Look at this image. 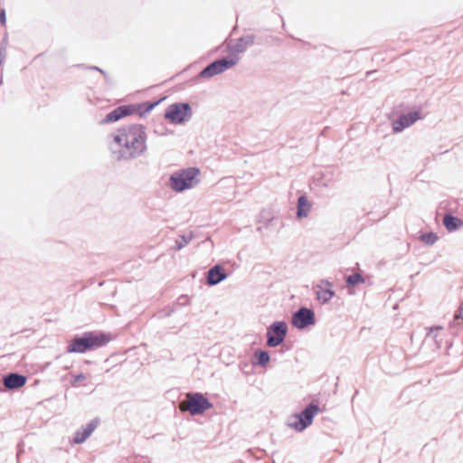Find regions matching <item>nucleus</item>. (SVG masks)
<instances>
[{"label":"nucleus","mask_w":463,"mask_h":463,"mask_svg":"<svg viewBox=\"0 0 463 463\" xmlns=\"http://www.w3.org/2000/svg\"><path fill=\"white\" fill-rule=\"evenodd\" d=\"M146 127L142 124H130L117 129L113 141L118 146L112 154L117 161L133 160L143 156L146 150Z\"/></svg>","instance_id":"obj_1"},{"label":"nucleus","mask_w":463,"mask_h":463,"mask_svg":"<svg viewBox=\"0 0 463 463\" xmlns=\"http://www.w3.org/2000/svg\"><path fill=\"white\" fill-rule=\"evenodd\" d=\"M111 339L112 337L109 333L103 331H86L72 336L68 343L66 352L68 354H85L107 345Z\"/></svg>","instance_id":"obj_2"},{"label":"nucleus","mask_w":463,"mask_h":463,"mask_svg":"<svg viewBox=\"0 0 463 463\" xmlns=\"http://www.w3.org/2000/svg\"><path fill=\"white\" fill-rule=\"evenodd\" d=\"M246 48L247 45L242 42H240V38L237 39L234 44L229 43L227 50L232 52V54L230 56L215 60L208 64L199 72L197 78H212L231 69L239 61V57L235 53L242 52L246 50Z\"/></svg>","instance_id":"obj_3"},{"label":"nucleus","mask_w":463,"mask_h":463,"mask_svg":"<svg viewBox=\"0 0 463 463\" xmlns=\"http://www.w3.org/2000/svg\"><path fill=\"white\" fill-rule=\"evenodd\" d=\"M199 175L200 170L195 166L179 169L170 175L168 186L175 193H182L193 188L200 182Z\"/></svg>","instance_id":"obj_4"},{"label":"nucleus","mask_w":463,"mask_h":463,"mask_svg":"<svg viewBox=\"0 0 463 463\" xmlns=\"http://www.w3.org/2000/svg\"><path fill=\"white\" fill-rule=\"evenodd\" d=\"M193 117V109L188 102H175L165 110L164 118L172 124L181 125Z\"/></svg>","instance_id":"obj_5"},{"label":"nucleus","mask_w":463,"mask_h":463,"mask_svg":"<svg viewBox=\"0 0 463 463\" xmlns=\"http://www.w3.org/2000/svg\"><path fill=\"white\" fill-rule=\"evenodd\" d=\"M320 408L317 404L311 403L301 413L292 415L289 419V427L301 431L312 424L313 418L318 414Z\"/></svg>","instance_id":"obj_6"},{"label":"nucleus","mask_w":463,"mask_h":463,"mask_svg":"<svg viewBox=\"0 0 463 463\" xmlns=\"http://www.w3.org/2000/svg\"><path fill=\"white\" fill-rule=\"evenodd\" d=\"M213 406V404L202 392L189 393L187 411L192 416L202 415Z\"/></svg>","instance_id":"obj_7"},{"label":"nucleus","mask_w":463,"mask_h":463,"mask_svg":"<svg viewBox=\"0 0 463 463\" xmlns=\"http://www.w3.org/2000/svg\"><path fill=\"white\" fill-rule=\"evenodd\" d=\"M287 324L284 322L274 323L267 332L268 345L269 346L279 345L285 338L287 334Z\"/></svg>","instance_id":"obj_8"},{"label":"nucleus","mask_w":463,"mask_h":463,"mask_svg":"<svg viewBox=\"0 0 463 463\" xmlns=\"http://www.w3.org/2000/svg\"><path fill=\"white\" fill-rule=\"evenodd\" d=\"M136 111L135 105H121L117 107L112 111L109 112L105 118L100 121L101 125L110 124L118 121L119 119L134 114Z\"/></svg>","instance_id":"obj_9"},{"label":"nucleus","mask_w":463,"mask_h":463,"mask_svg":"<svg viewBox=\"0 0 463 463\" xmlns=\"http://www.w3.org/2000/svg\"><path fill=\"white\" fill-rule=\"evenodd\" d=\"M260 366V347L254 350L250 361L243 363L241 365V372L246 375V381L250 385H255L256 381H251L253 376V370Z\"/></svg>","instance_id":"obj_10"},{"label":"nucleus","mask_w":463,"mask_h":463,"mask_svg":"<svg viewBox=\"0 0 463 463\" xmlns=\"http://www.w3.org/2000/svg\"><path fill=\"white\" fill-rule=\"evenodd\" d=\"M228 274L222 264H215L208 269L205 273L206 285L209 287L215 286L224 279H226Z\"/></svg>","instance_id":"obj_11"},{"label":"nucleus","mask_w":463,"mask_h":463,"mask_svg":"<svg viewBox=\"0 0 463 463\" xmlns=\"http://www.w3.org/2000/svg\"><path fill=\"white\" fill-rule=\"evenodd\" d=\"M293 325L298 328H304L315 323L314 312L302 307L292 317Z\"/></svg>","instance_id":"obj_12"},{"label":"nucleus","mask_w":463,"mask_h":463,"mask_svg":"<svg viewBox=\"0 0 463 463\" xmlns=\"http://www.w3.org/2000/svg\"><path fill=\"white\" fill-rule=\"evenodd\" d=\"M27 377L19 373H8L3 377V384L6 390H15L25 385Z\"/></svg>","instance_id":"obj_13"},{"label":"nucleus","mask_w":463,"mask_h":463,"mask_svg":"<svg viewBox=\"0 0 463 463\" xmlns=\"http://www.w3.org/2000/svg\"><path fill=\"white\" fill-rule=\"evenodd\" d=\"M99 423V419L95 418L88 422L85 426L81 427V430H79L75 432L73 437V442L75 444H81L86 441V439L92 434V432L96 430Z\"/></svg>","instance_id":"obj_14"},{"label":"nucleus","mask_w":463,"mask_h":463,"mask_svg":"<svg viewBox=\"0 0 463 463\" xmlns=\"http://www.w3.org/2000/svg\"><path fill=\"white\" fill-rule=\"evenodd\" d=\"M420 118V115L417 111L402 116L399 119L392 122L393 132L398 133L402 131L404 128L410 127Z\"/></svg>","instance_id":"obj_15"},{"label":"nucleus","mask_w":463,"mask_h":463,"mask_svg":"<svg viewBox=\"0 0 463 463\" xmlns=\"http://www.w3.org/2000/svg\"><path fill=\"white\" fill-rule=\"evenodd\" d=\"M331 288L332 284L330 282L322 280L316 288L317 299L324 303L329 301L335 295Z\"/></svg>","instance_id":"obj_16"},{"label":"nucleus","mask_w":463,"mask_h":463,"mask_svg":"<svg viewBox=\"0 0 463 463\" xmlns=\"http://www.w3.org/2000/svg\"><path fill=\"white\" fill-rule=\"evenodd\" d=\"M160 102L161 99L156 101H145L142 103L134 104L136 106L135 113H137L140 118H144L148 113H150Z\"/></svg>","instance_id":"obj_17"},{"label":"nucleus","mask_w":463,"mask_h":463,"mask_svg":"<svg viewBox=\"0 0 463 463\" xmlns=\"http://www.w3.org/2000/svg\"><path fill=\"white\" fill-rule=\"evenodd\" d=\"M310 209L311 203L308 202L307 198L305 195L300 196L298 201V217H307Z\"/></svg>","instance_id":"obj_18"},{"label":"nucleus","mask_w":463,"mask_h":463,"mask_svg":"<svg viewBox=\"0 0 463 463\" xmlns=\"http://www.w3.org/2000/svg\"><path fill=\"white\" fill-rule=\"evenodd\" d=\"M443 224L448 231L452 232L460 228L463 225V222L459 218L446 215L443 219Z\"/></svg>","instance_id":"obj_19"},{"label":"nucleus","mask_w":463,"mask_h":463,"mask_svg":"<svg viewBox=\"0 0 463 463\" xmlns=\"http://www.w3.org/2000/svg\"><path fill=\"white\" fill-rule=\"evenodd\" d=\"M192 241V235L190 234H182L178 237V239L175 241V249L176 250H182L184 247H185L189 242Z\"/></svg>","instance_id":"obj_20"},{"label":"nucleus","mask_w":463,"mask_h":463,"mask_svg":"<svg viewBox=\"0 0 463 463\" xmlns=\"http://www.w3.org/2000/svg\"><path fill=\"white\" fill-rule=\"evenodd\" d=\"M346 282L349 286H355L359 283H364V278L361 276V274L359 273H354L353 275H350L349 277H347L346 279Z\"/></svg>","instance_id":"obj_21"},{"label":"nucleus","mask_w":463,"mask_h":463,"mask_svg":"<svg viewBox=\"0 0 463 463\" xmlns=\"http://www.w3.org/2000/svg\"><path fill=\"white\" fill-rule=\"evenodd\" d=\"M437 239H438L437 235L433 232L424 233V234L420 235V240L424 243L429 244V245L435 243Z\"/></svg>","instance_id":"obj_22"},{"label":"nucleus","mask_w":463,"mask_h":463,"mask_svg":"<svg viewBox=\"0 0 463 463\" xmlns=\"http://www.w3.org/2000/svg\"><path fill=\"white\" fill-rule=\"evenodd\" d=\"M71 378L70 383L71 386H76L78 383L87 379L86 375L82 373L78 374H71Z\"/></svg>","instance_id":"obj_23"},{"label":"nucleus","mask_w":463,"mask_h":463,"mask_svg":"<svg viewBox=\"0 0 463 463\" xmlns=\"http://www.w3.org/2000/svg\"><path fill=\"white\" fill-rule=\"evenodd\" d=\"M240 42H242L248 46L252 45L254 42V35L253 34H246L241 37H240Z\"/></svg>","instance_id":"obj_24"},{"label":"nucleus","mask_w":463,"mask_h":463,"mask_svg":"<svg viewBox=\"0 0 463 463\" xmlns=\"http://www.w3.org/2000/svg\"><path fill=\"white\" fill-rule=\"evenodd\" d=\"M189 302V299H188V296L186 295H182L178 298L177 299V303L176 305H179V306H185L187 305Z\"/></svg>","instance_id":"obj_25"},{"label":"nucleus","mask_w":463,"mask_h":463,"mask_svg":"<svg viewBox=\"0 0 463 463\" xmlns=\"http://www.w3.org/2000/svg\"><path fill=\"white\" fill-rule=\"evenodd\" d=\"M99 72L104 76L105 82L109 85H113V80L111 77L108 75V73L104 70H99Z\"/></svg>","instance_id":"obj_26"},{"label":"nucleus","mask_w":463,"mask_h":463,"mask_svg":"<svg viewBox=\"0 0 463 463\" xmlns=\"http://www.w3.org/2000/svg\"><path fill=\"white\" fill-rule=\"evenodd\" d=\"M5 22H6L5 10L2 8V9H0V24L2 25H5Z\"/></svg>","instance_id":"obj_27"},{"label":"nucleus","mask_w":463,"mask_h":463,"mask_svg":"<svg viewBox=\"0 0 463 463\" xmlns=\"http://www.w3.org/2000/svg\"><path fill=\"white\" fill-rule=\"evenodd\" d=\"M455 319H462L463 320V303L459 306L458 312L455 315Z\"/></svg>","instance_id":"obj_28"},{"label":"nucleus","mask_w":463,"mask_h":463,"mask_svg":"<svg viewBox=\"0 0 463 463\" xmlns=\"http://www.w3.org/2000/svg\"><path fill=\"white\" fill-rule=\"evenodd\" d=\"M5 58V46L2 43V46L0 48V64L3 63Z\"/></svg>","instance_id":"obj_29"},{"label":"nucleus","mask_w":463,"mask_h":463,"mask_svg":"<svg viewBox=\"0 0 463 463\" xmlns=\"http://www.w3.org/2000/svg\"><path fill=\"white\" fill-rule=\"evenodd\" d=\"M269 361L268 353L262 351V365L266 364Z\"/></svg>","instance_id":"obj_30"},{"label":"nucleus","mask_w":463,"mask_h":463,"mask_svg":"<svg viewBox=\"0 0 463 463\" xmlns=\"http://www.w3.org/2000/svg\"><path fill=\"white\" fill-rule=\"evenodd\" d=\"M88 69L91 70V71H99V70H102L101 68H99L98 66H89Z\"/></svg>","instance_id":"obj_31"},{"label":"nucleus","mask_w":463,"mask_h":463,"mask_svg":"<svg viewBox=\"0 0 463 463\" xmlns=\"http://www.w3.org/2000/svg\"><path fill=\"white\" fill-rule=\"evenodd\" d=\"M251 381H256V384L258 383V377L254 372H253V376L251 378Z\"/></svg>","instance_id":"obj_32"},{"label":"nucleus","mask_w":463,"mask_h":463,"mask_svg":"<svg viewBox=\"0 0 463 463\" xmlns=\"http://www.w3.org/2000/svg\"><path fill=\"white\" fill-rule=\"evenodd\" d=\"M173 312H175V308H174V307H172V308L167 312L166 316H168V317H169V316H171V314H172Z\"/></svg>","instance_id":"obj_33"},{"label":"nucleus","mask_w":463,"mask_h":463,"mask_svg":"<svg viewBox=\"0 0 463 463\" xmlns=\"http://www.w3.org/2000/svg\"><path fill=\"white\" fill-rule=\"evenodd\" d=\"M256 230H257L258 232H260V226H258V227L256 228Z\"/></svg>","instance_id":"obj_34"}]
</instances>
